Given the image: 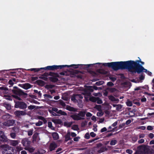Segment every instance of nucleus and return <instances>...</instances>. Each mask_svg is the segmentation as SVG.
Segmentation results:
<instances>
[{"label": "nucleus", "mask_w": 154, "mask_h": 154, "mask_svg": "<svg viewBox=\"0 0 154 154\" xmlns=\"http://www.w3.org/2000/svg\"><path fill=\"white\" fill-rule=\"evenodd\" d=\"M144 65V63L139 60H128L125 61H118L108 63H104L103 65L105 66L111 68L114 70L117 71L119 70L127 69L132 73L137 72L140 74L143 72H146L147 70L145 69L141 65Z\"/></svg>", "instance_id": "obj_1"}, {"label": "nucleus", "mask_w": 154, "mask_h": 154, "mask_svg": "<svg viewBox=\"0 0 154 154\" xmlns=\"http://www.w3.org/2000/svg\"><path fill=\"white\" fill-rule=\"evenodd\" d=\"M102 64L101 63H97L93 64H89L86 65L83 64H72L70 65H54L53 66H49L45 67H43V69L45 70H48L49 71H53L55 70L58 69H61L63 68L67 67H72L75 69H76L80 66V68L81 69H85L89 68L90 67L94 66L96 68H98Z\"/></svg>", "instance_id": "obj_2"}, {"label": "nucleus", "mask_w": 154, "mask_h": 154, "mask_svg": "<svg viewBox=\"0 0 154 154\" xmlns=\"http://www.w3.org/2000/svg\"><path fill=\"white\" fill-rule=\"evenodd\" d=\"M1 151L2 154H14V148L8 145H3L1 146Z\"/></svg>", "instance_id": "obj_3"}, {"label": "nucleus", "mask_w": 154, "mask_h": 154, "mask_svg": "<svg viewBox=\"0 0 154 154\" xmlns=\"http://www.w3.org/2000/svg\"><path fill=\"white\" fill-rule=\"evenodd\" d=\"M85 113L86 112L85 111H80L78 113H73V114L70 116V117L74 120H80L84 119L83 117L85 116Z\"/></svg>", "instance_id": "obj_4"}, {"label": "nucleus", "mask_w": 154, "mask_h": 154, "mask_svg": "<svg viewBox=\"0 0 154 154\" xmlns=\"http://www.w3.org/2000/svg\"><path fill=\"white\" fill-rule=\"evenodd\" d=\"M12 91L14 94L19 96H27V94L24 92L22 90L18 88L17 87L14 86L12 90Z\"/></svg>", "instance_id": "obj_5"}, {"label": "nucleus", "mask_w": 154, "mask_h": 154, "mask_svg": "<svg viewBox=\"0 0 154 154\" xmlns=\"http://www.w3.org/2000/svg\"><path fill=\"white\" fill-rule=\"evenodd\" d=\"M85 88L83 90V92L82 94L84 96H90L91 92H93V90L89 86H85Z\"/></svg>", "instance_id": "obj_6"}, {"label": "nucleus", "mask_w": 154, "mask_h": 154, "mask_svg": "<svg viewBox=\"0 0 154 154\" xmlns=\"http://www.w3.org/2000/svg\"><path fill=\"white\" fill-rule=\"evenodd\" d=\"M14 107L15 108L24 109L27 107V105L24 102L18 101L15 102Z\"/></svg>", "instance_id": "obj_7"}, {"label": "nucleus", "mask_w": 154, "mask_h": 154, "mask_svg": "<svg viewBox=\"0 0 154 154\" xmlns=\"http://www.w3.org/2000/svg\"><path fill=\"white\" fill-rule=\"evenodd\" d=\"M53 76H51V77H48L49 80L53 83H56L59 80L57 78H60L59 74L57 72H54L53 73Z\"/></svg>", "instance_id": "obj_8"}, {"label": "nucleus", "mask_w": 154, "mask_h": 154, "mask_svg": "<svg viewBox=\"0 0 154 154\" xmlns=\"http://www.w3.org/2000/svg\"><path fill=\"white\" fill-rule=\"evenodd\" d=\"M53 72H50L49 73L45 72L41 76H39V78L42 79L45 81H47L48 78L47 77L48 76H53L52 75Z\"/></svg>", "instance_id": "obj_9"}, {"label": "nucleus", "mask_w": 154, "mask_h": 154, "mask_svg": "<svg viewBox=\"0 0 154 154\" xmlns=\"http://www.w3.org/2000/svg\"><path fill=\"white\" fill-rule=\"evenodd\" d=\"M15 123V120L13 119H10L3 122V125L9 127L14 125Z\"/></svg>", "instance_id": "obj_10"}, {"label": "nucleus", "mask_w": 154, "mask_h": 154, "mask_svg": "<svg viewBox=\"0 0 154 154\" xmlns=\"http://www.w3.org/2000/svg\"><path fill=\"white\" fill-rule=\"evenodd\" d=\"M8 138L5 134L4 132L0 131V141L1 142H7Z\"/></svg>", "instance_id": "obj_11"}, {"label": "nucleus", "mask_w": 154, "mask_h": 154, "mask_svg": "<svg viewBox=\"0 0 154 154\" xmlns=\"http://www.w3.org/2000/svg\"><path fill=\"white\" fill-rule=\"evenodd\" d=\"M22 143L24 146L29 147L31 143V141L28 138H25L22 140Z\"/></svg>", "instance_id": "obj_12"}, {"label": "nucleus", "mask_w": 154, "mask_h": 154, "mask_svg": "<svg viewBox=\"0 0 154 154\" xmlns=\"http://www.w3.org/2000/svg\"><path fill=\"white\" fill-rule=\"evenodd\" d=\"M14 114L17 117H19L21 116H24L26 115L25 112L22 111H17L15 112Z\"/></svg>", "instance_id": "obj_13"}, {"label": "nucleus", "mask_w": 154, "mask_h": 154, "mask_svg": "<svg viewBox=\"0 0 154 154\" xmlns=\"http://www.w3.org/2000/svg\"><path fill=\"white\" fill-rule=\"evenodd\" d=\"M57 147V144L54 142H53L51 143L50 145L49 149L50 151H52L54 150Z\"/></svg>", "instance_id": "obj_14"}, {"label": "nucleus", "mask_w": 154, "mask_h": 154, "mask_svg": "<svg viewBox=\"0 0 154 154\" xmlns=\"http://www.w3.org/2000/svg\"><path fill=\"white\" fill-rule=\"evenodd\" d=\"M66 109L69 111L73 112H77L78 110L77 108L71 107L69 105H67L66 106Z\"/></svg>", "instance_id": "obj_15"}, {"label": "nucleus", "mask_w": 154, "mask_h": 154, "mask_svg": "<svg viewBox=\"0 0 154 154\" xmlns=\"http://www.w3.org/2000/svg\"><path fill=\"white\" fill-rule=\"evenodd\" d=\"M36 83L40 86H43L45 84V82L41 80H38L36 81Z\"/></svg>", "instance_id": "obj_16"}, {"label": "nucleus", "mask_w": 154, "mask_h": 154, "mask_svg": "<svg viewBox=\"0 0 154 154\" xmlns=\"http://www.w3.org/2000/svg\"><path fill=\"white\" fill-rule=\"evenodd\" d=\"M107 148L106 146H103L101 147L99 149L97 150V152L100 153L106 151H107Z\"/></svg>", "instance_id": "obj_17"}, {"label": "nucleus", "mask_w": 154, "mask_h": 154, "mask_svg": "<svg viewBox=\"0 0 154 154\" xmlns=\"http://www.w3.org/2000/svg\"><path fill=\"white\" fill-rule=\"evenodd\" d=\"M65 142H66L68 141L69 140H70L72 139L71 138L70 134L69 133H68L65 137Z\"/></svg>", "instance_id": "obj_18"}, {"label": "nucleus", "mask_w": 154, "mask_h": 154, "mask_svg": "<svg viewBox=\"0 0 154 154\" xmlns=\"http://www.w3.org/2000/svg\"><path fill=\"white\" fill-rule=\"evenodd\" d=\"M31 85L28 83H26L23 85V88L25 89H27L31 88Z\"/></svg>", "instance_id": "obj_19"}, {"label": "nucleus", "mask_w": 154, "mask_h": 154, "mask_svg": "<svg viewBox=\"0 0 154 154\" xmlns=\"http://www.w3.org/2000/svg\"><path fill=\"white\" fill-rule=\"evenodd\" d=\"M52 136L54 140H57L59 139V135L58 133L56 132H54L52 134Z\"/></svg>", "instance_id": "obj_20"}, {"label": "nucleus", "mask_w": 154, "mask_h": 154, "mask_svg": "<svg viewBox=\"0 0 154 154\" xmlns=\"http://www.w3.org/2000/svg\"><path fill=\"white\" fill-rule=\"evenodd\" d=\"M18 143V141L17 140H12L10 142L11 145L13 146H16Z\"/></svg>", "instance_id": "obj_21"}, {"label": "nucleus", "mask_w": 154, "mask_h": 154, "mask_svg": "<svg viewBox=\"0 0 154 154\" xmlns=\"http://www.w3.org/2000/svg\"><path fill=\"white\" fill-rule=\"evenodd\" d=\"M108 98L109 99L112 101H116L118 100V99H116L112 95H110L109 96Z\"/></svg>", "instance_id": "obj_22"}, {"label": "nucleus", "mask_w": 154, "mask_h": 154, "mask_svg": "<svg viewBox=\"0 0 154 154\" xmlns=\"http://www.w3.org/2000/svg\"><path fill=\"white\" fill-rule=\"evenodd\" d=\"M80 73H83L82 72L78 70H75L72 73V75L75 76H76V75H77V74H78Z\"/></svg>", "instance_id": "obj_23"}, {"label": "nucleus", "mask_w": 154, "mask_h": 154, "mask_svg": "<svg viewBox=\"0 0 154 154\" xmlns=\"http://www.w3.org/2000/svg\"><path fill=\"white\" fill-rule=\"evenodd\" d=\"M48 112H49V113L51 114V116L52 117L53 116H58V115L57 114L55 113L54 111H52L51 110H50L49 109Z\"/></svg>", "instance_id": "obj_24"}, {"label": "nucleus", "mask_w": 154, "mask_h": 154, "mask_svg": "<svg viewBox=\"0 0 154 154\" xmlns=\"http://www.w3.org/2000/svg\"><path fill=\"white\" fill-rule=\"evenodd\" d=\"M91 88H90L91 89L93 90V91H94V90H97L98 89H101L102 88L100 87H97V86H95V85H93V86H89Z\"/></svg>", "instance_id": "obj_25"}, {"label": "nucleus", "mask_w": 154, "mask_h": 154, "mask_svg": "<svg viewBox=\"0 0 154 154\" xmlns=\"http://www.w3.org/2000/svg\"><path fill=\"white\" fill-rule=\"evenodd\" d=\"M57 113L63 116H66L67 115V113L66 112L62 111L61 110H58Z\"/></svg>", "instance_id": "obj_26"}, {"label": "nucleus", "mask_w": 154, "mask_h": 154, "mask_svg": "<svg viewBox=\"0 0 154 154\" xmlns=\"http://www.w3.org/2000/svg\"><path fill=\"white\" fill-rule=\"evenodd\" d=\"M96 99L97 97L92 96L89 98V100L92 102L94 103L96 102Z\"/></svg>", "instance_id": "obj_27"}, {"label": "nucleus", "mask_w": 154, "mask_h": 154, "mask_svg": "<svg viewBox=\"0 0 154 154\" xmlns=\"http://www.w3.org/2000/svg\"><path fill=\"white\" fill-rule=\"evenodd\" d=\"M117 143V141L115 139H113L110 141V144L111 146H113L116 145Z\"/></svg>", "instance_id": "obj_28"}, {"label": "nucleus", "mask_w": 154, "mask_h": 154, "mask_svg": "<svg viewBox=\"0 0 154 154\" xmlns=\"http://www.w3.org/2000/svg\"><path fill=\"white\" fill-rule=\"evenodd\" d=\"M55 87V85H46L45 88L47 89H52Z\"/></svg>", "instance_id": "obj_29"}, {"label": "nucleus", "mask_w": 154, "mask_h": 154, "mask_svg": "<svg viewBox=\"0 0 154 154\" xmlns=\"http://www.w3.org/2000/svg\"><path fill=\"white\" fill-rule=\"evenodd\" d=\"M10 115H9V114H8L3 116L2 118L4 119L7 120L10 118Z\"/></svg>", "instance_id": "obj_30"}, {"label": "nucleus", "mask_w": 154, "mask_h": 154, "mask_svg": "<svg viewBox=\"0 0 154 154\" xmlns=\"http://www.w3.org/2000/svg\"><path fill=\"white\" fill-rule=\"evenodd\" d=\"M108 90L111 93H113L118 91V90L116 88H108Z\"/></svg>", "instance_id": "obj_31"}, {"label": "nucleus", "mask_w": 154, "mask_h": 154, "mask_svg": "<svg viewBox=\"0 0 154 154\" xmlns=\"http://www.w3.org/2000/svg\"><path fill=\"white\" fill-rule=\"evenodd\" d=\"M126 104L127 106H131L132 105V103L131 101H130L128 99L126 103Z\"/></svg>", "instance_id": "obj_32"}, {"label": "nucleus", "mask_w": 154, "mask_h": 154, "mask_svg": "<svg viewBox=\"0 0 154 154\" xmlns=\"http://www.w3.org/2000/svg\"><path fill=\"white\" fill-rule=\"evenodd\" d=\"M5 106L8 110H10L11 109V105L8 103L4 104Z\"/></svg>", "instance_id": "obj_33"}, {"label": "nucleus", "mask_w": 154, "mask_h": 154, "mask_svg": "<svg viewBox=\"0 0 154 154\" xmlns=\"http://www.w3.org/2000/svg\"><path fill=\"white\" fill-rule=\"evenodd\" d=\"M96 100H97L96 102L97 104H100L103 103L102 100L99 97H97Z\"/></svg>", "instance_id": "obj_34"}, {"label": "nucleus", "mask_w": 154, "mask_h": 154, "mask_svg": "<svg viewBox=\"0 0 154 154\" xmlns=\"http://www.w3.org/2000/svg\"><path fill=\"white\" fill-rule=\"evenodd\" d=\"M34 91L35 93H37L38 95V97H41L42 94L40 91H38L37 90H34Z\"/></svg>", "instance_id": "obj_35"}, {"label": "nucleus", "mask_w": 154, "mask_h": 154, "mask_svg": "<svg viewBox=\"0 0 154 154\" xmlns=\"http://www.w3.org/2000/svg\"><path fill=\"white\" fill-rule=\"evenodd\" d=\"M10 136L12 138L14 139L16 136V135L15 133L12 132L10 134Z\"/></svg>", "instance_id": "obj_36"}, {"label": "nucleus", "mask_w": 154, "mask_h": 154, "mask_svg": "<svg viewBox=\"0 0 154 154\" xmlns=\"http://www.w3.org/2000/svg\"><path fill=\"white\" fill-rule=\"evenodd\" d=\"M94 108L97 109L98 110L100 111L101 109V106L100 105H96Z\"/></svg>", "instance_id": "obj_37"}, {"label": "nucleus", "mask_w": 154, "mask_h": 154, "mask_svg": "<svg viewBox=\"0 0 154 154\" xmlns=\"http://www.w3.org/2000/svg\"><path fill=\"white\" fill-rule=\"evenodd\" d=\"M103 83L104 82L103 81H101L97 82L95 84L97 85L100 86L103 84Z\"/></svg>", "instance_id": "obj_38"}, {"label": "nucleus", "mask_w": 154, "mask_h": 154, "mask_svg": "<svg viewBox=\"0 0 154 154\" xmlns=\"http://www.w3.org/2000/svg\"><path fill=\"white\" fill-rule=\"evenodd\" d=\"M27 148L28 150L30 152H33L35 150V148H34L33 147H28V148Z\"/></svg>", "instance_id": "obj_39"}, {"label": "nucleus", "mask_w": 154, "mask_h": 154, "mask_svg": "<svg viewBox=\"0 0 154 154\" xmlns=\"http://www.w3.org/2000/svg\"><path fill=\"white\" fill-rule=\"evenodd\" d=\"M85 138L87 139H88L90 138V135L88 133H87L85 135Z\"/></svg>", "instance_id": "obj_40"}, {"label": "nucleus", "mask_w": 154, "mask_h": 154, "mask_svg": "<svg viewBox=\"0 0 154 154\" xmlns=\"http://www.w3.org/2000/svg\"><path fill=\"white\" fill-rule=\"evenodd\" d=\"M43 124L42 122L40 121H39L38 122H36L35 123V125L36 126H40Z\"/></svg>", "instance_id": "obj_41"}, {"label": "nucleus", "mask_w": 154, "mask_h": 154, "mask_svg": "<svg viewBox=\"0 0 154 154\" xmlns=\"http://www.w3.org/2000/svg\"><path fill=\"white\" fill-rule=\"evenodd\" d=\"M33 129L30 130L29 131H28V136H31L33 134Z\"/></svg>", "instance_id": "obj_42"}, {"label": "nucleus", "mask_w": 154, "mask_h": 154, "mask_svg": "<svg viewBox=\"0 0 154 154\" xmlns=\"http://www.w3.org/2000/svg\"><path fill=\"white\" fill-rule=\"evenodd\" d=\"M35 108V106L30 105L28 106V109L29 110H32Z\"/></svg>", "instance_id": "obj_43"}, {"label": "nucleus", "mask_w": 154, "mask_h": 154, "mask_svg": "<svg viewBox=\"0 0 154 154\" xmlns=\"http://www.w3.org/2000/svg\"><path fill=\"white\" fill-rule=\"evenodd\" d=\"M42 69H43V68H34V70L33 71L35 72H38Z\"/></svg>", "instance_id": "obj_44"}, {"label": "nucleus", "mask_w": 154, "mask_h": 154, "mask_svg": "<svg viewBox=\"0 0 154 154\" xmlns=\"http://www.w3.org/2000/svg\"><path fill=\"white\" fill-rule=\"evenodd\" d=\"M44 96L45 98L47 97L48 98H52L53 97L50 95L46 94H44Z\"/></svg>", "instance_id": "obj_45"}, {"label": "nucleus", "mask_w": 154, "mask_h": 154, "mask_svg": "<svg viewBox=\"0 0 154 154\" xmlns=\"http://www.w3.org/2000/svg\"><path fill=\"white\" fill-rule=\"evenodd\" d=\"M99 72L103 74H105L107 73L106 71L102 70H100L98 71Z\"/></svg>", "instance_id": "obj_46"}, {"label": "nucleus", "mask_w": 154, "mask_h": 154, "mask_svg": "<svg viewBox=\"0 0 154 154\" xmlns=\"http://www.w3.org/2000/svg\"><path fill=\"white\" fill-rule=\"evenodd\" d=\"M38 133L36 132L32 136V138L33 139H36L38 135Z\"/></svg>", "instance_id": "obj_47"}, {"label": "nucleus", "mask_w": 154, "mask_h": 154, "mask_svg": "<svg viewBox=\"0 0 154 154\" xmlns=\"http://www.w3.org/2000/svg\"><path fill=\"white\" fill-rule=\"evenodd\" d=\"M13 96L17 100H21V99L20 98V97H19V96H18V95H13Z\"/></svg>", "instance_id": "obj_48"}, {"label": "nucleus", "mask_w": 154, "mask_h": 154, "mask_svg": "<svg viewBox=\"0 0 154 154\" xmlns=\"http://www.w3.org/2000/svg\"><path fill=\"white\" fill-rule=\"evenodd\" d=\"M122 108V106L121 104H118L117 105L116 109L117 110H119Z\"/></svg>", "instance_id": "obj_49"}, {"label": "nucleus", "mask_w": 154, "mask_h": 154, "mask_svg": "<svg viewBox=\"0 0 154 154\" xmlns=\"http://www.w3.org/2000/svg\"><path fill=\"white\" fill-rule=\"evenodd\" d=\"M71 100H72V101H77V97H76V94L75 95L72 96V97H71Z\"/></svg>", "instance_id": "obj_50"}, {"label": "nucleus", "mask_w": 154, "mask_h": 154, "mask_svg": "<svg viewBox=\"0 0 154 154\" xmlns=\"http://www.w3.org/2000/svg\"><path fill=\"white\" fill-rule=\"evenodd\" d=\"M48 126L50 128L52 129L53 128L52 123L51 122H48Z\"/></svg>", "instance_id": "obj_51"}, {"label": "nucleus", "mask_w": 154, "mask_h": 154, "mask_svg": "<svg viewBox=\"0 0 154 154\" xmlns=\"http://www.w3.org/2000/svg\"><path fill=\"white\" fill-rule=\"evenodd\" d=\"M76 97H77V99H78L79 98L82 99L83 97L82 95V94H76Z\"/></svg>", "instance_id": "obj_52"}, {"label": "nucleus", "mask_w": 154, "mask_h": 154, "mask_svg": "<svg viewBox=\"0 0 154 154\" xmlns=\"http://www.w3.org/2000/svg\"><path fill=\"white\" fill-rule=\"evenodd\" d=\"M0 90H5V91H8V88L6 87H5L2 86V87H0Z\"/></svg>", "instance_id": "obj_53"}, {"label": "nucleus", "mask_w": 154, "mask_h": 154, "mask_svg": "<svg viewBox=\"0 0 154 154\" xmlns=\"http://www.w3.org/2000/svg\"><path fill=\"white\" fill-rule=\"evenodd\" d=\"M125 124L124 123H122L119 125V128H124L125 125Z\"/></svg>", "instance_id": "obj_54"}, {"label": "nucleus", "mask_w": 154, "mask_h": 154, "mask_svg": "<svg viewBox=\"0 0 154 154\" xmlns=\"http://www.w3.org/2000/svg\"><path fill=\"white\" fill-rule=\"evenodd\" d=\"M8 84L11 85L9 86V87H10L14 85V83L13 82V81H12V80L11 79L9 81Z\"/></svg>", "instance_id": "obj_55"}, {"label": "nucleus", "mask_w": 154, "mask_h": 154, "mask_svg": "<svg viewBox=\"0 0 154 154\" xmlns=\"http://www.w3.org/2000/svg\"><path fill=\"white\" fill-rule=\"evenodd\" d=\"M114 85V84L112 82H108L107 84V85L108 86H112L113 85Z\"/></svg>", "instance_id": "obj_56"}, {"label": "nucleus", "mask_w": 154, "mask_h": 154, "mask_svg": "<svg viewBox=\"0 0 154 154\" xmlns=\"http://www.w3.org/2000/svg\"><path fill=\"white\" fill-rule=\"evenodd\" d=\"M103 146V144L101 143H99L96 145V146L97 148H99L100 147H102Z\"/></svg>", "instance_id": "obj_57"}, {"label": "nucleus", "mask_w": 154, "mask_h": 154, "mask_svg": "<svg viewBox=\"0 0 154 154\" xmlns=\"http://www.w3.org/2000/svg\"><path fill=\"white\" fill-rule=\"evenodd\" d=\"M147 129L148 130L150 131L153 129V128L151 126H148L147 127Z\"/></svg>", "instance_id": "obj_58"}, {"label": "nucleus", "mask_w": 154, "mask_h": 154, "mask_svg": "<svg viewBox=\"0 0 154 154\" xmlns=\"http://www.w3.org/2000/svg\"><path fill=\"white\" fill-rule=\"evenodd\" d=\"M126 152L127 153L129 154H132L133 153V151L130 149H127L126 150Z\"/></svg>", "instance_id": "obj_59"}, {"label": "nucleus", "mask_w": 154, "mask_h": 154, "mask_svg": "<svg viewBox=\"0 0 154 154\" xmlns=\"http://www.w3.org/2000/svg\"><path fill=\"white\" fill-rule=\"evenodd\" d=\"M38 79V77L37 76L32 77H31V80L33 81L37 80Z\"/></svg>", "instance_id": "obj_60"}, {"label": "nucleus", "mask_w": 154, "mask_h": 154, "mask_svg": "<svg viewBox=\"0 0 154 154\" xmlns=\"http://www.w3.org/2000/svg\"><path fill=\"white\" fill-rule=\"evenodd\" d=\"M103 113L102 112H98L97 113V115L98 116L101 117L102 116Z\"/></svg>", "instance_id": "obj_61"}, {"label": "nucleus", "mask_w": 154, "mask_h": 154, "mask_svg": "<svg viewBox=\"0 0 154 154\" xmlns=\"http://www.w3.org/2000/svg\"><path fill=\"white\" fill-rule=\"evenodd\" d=\"M58 110V109L57 108L55 107H52L51 109V110H52V111L56 112L57 113V112Z\"/></svg>", "instance_id": "obj_62"}, {"label": "nucleus", "mask_w": 154, "mask_h": 154, "mask_svg": "<svg viewBox=\"0 0 154 154\" xmlns=\"http://www.w3.org/2000/svg\"><path fill=\"white\" fill-rule=\"evenodd\" d=\"M109 79L113 82H115L116 80V78L115 77H110Z\"/></svg>", "instance_id": "obj_63"}, {"label": "nucleus", "mask_w": 154, "mask_h": 154, "mask_svg": "<svg viewBox=\"0 0 154 154\" xmlns=\"http://www.w3.org/2000/svg\"><path fill=\"white\" fill-rule=\"evenodd\" d=\"M131 119H128L125 122V124L127 125H128L131 123Z\"/></svg>", "instance_id": "obj_64"}]
</instances>
